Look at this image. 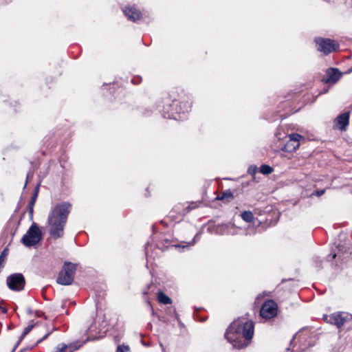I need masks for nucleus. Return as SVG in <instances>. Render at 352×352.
<instances>
[{
  "mask_svg": "<svg viewBox=\"0 0 352 352\" xmlns=\"http://www.w3.org/2000/svg\"><path fill=\"white\" fill-rule=\"evenodd\" d=\"M130 348L126 346H119L117 349V352H129Z\"/></svg>",
  "mask_w": 352,
  "mask_h": 352,
  "instance_id": "nucleus-24",
  "label": "nucleus"
},
{
  "mask_svg": "<svg viewBox=\"0 0 352 352\" xmlns=\"http://www.w3.org/2000/svg\"><path fill=\"white\" fill-rule=\"evenodd\" d=\"M7 285L12 291L20 292L24 289L25 280L21 273H15L7 277Z\"/></svg>",
  "mask_w": 352,
  "mask_h": 352,
  "instance_id": "nucleus-8",
  "label": "nucleus"
},
{
  "mask_svg": "<svg viewBox=\"0 0 352 352\" xmlns=\"http://www.w3.org/2000/svg\"><path fill=\"white\" fill-rule=\"evenodd\" d=\"M1 309V307L0 306V309Z\"/></svg>",
  "mask_w": 352,
  "mask_h": 352,
  "instance_id": "nucleus-36",
  "label": "nucleus"
},
{
  "mask_svg": "<svg viewBox=\"0 0 352 352\" xmlns=\"http://www.w3.org/2000/svg\"><path fill=\"white\" fill-rule=\"evenodd\" d=\"M1 309H2V311H3L4 314H6V313L7 312V309H6V308H2V307H1Z\"/></svg>",
  "mask_w": 352,
  "mask_h": 352,
  "instance_id": "nucleus-33",
  "label": "nucleus"
},
{
  "mask_svg": "<svg viewBox=\"0 0 352 352\" xmlns=\"http://www.w3.org/2000/svg\"><path fill=\"white\" fill-rule=\"evenodd\" d=\"M289 138L290 141L296 142V145L294 146V148H296L299 147V142L302 139V136L298 133H291L289 135Z\"/></svg>",
  "mask_w": 352,
  "mask_h": 352,
  "instance_id": "nucleus-14",
  "label": "nucleus"
},
{
  "mask_svg": "<svg viewBox=\"0 0 352 352\" xmlns=\"http://www.w3.org/2000/svg\"><path fill=\"white\" fill-rule=\"evenodd\" d=\"M315 42L317 50L324 55H327L339 48V45L334 40L330 38H316Z\"/></svg>",
  "mask_w": 352,
  "mask_h": 352,
  "instance_id": "nucleus-6",
  "label": "nucleus"
},
{
  "mask_svg": "<svg viewBox=\"0 0 352 352\" xmlns=\"http://www.w3.org/2000/svg\"><path fill=\"white\" fill-rule=\"evenodd\" d=\"M200 202H197V201H192L190 203L188 204V206L186 207V212H190L191 210H193L196 208H197L199 206V204Z\"/></svg>",
  "mask_w": 352,
  "mask_h": 352,
  "instance_id": "nucleus-21",
  "label": "nucleus"
},
{
  "mask_svg": "<svg viewBox=\"0 0 352 352\" xmlns=\"http://www.w3.org/2000/svg\"><path fill=\"white\" fill-rule=\"evenodd\" d=\"M323 319L326 322L340 328L346 321L351 319V316L346 312L340 311L330 315H324Z\"/></svg>",
  "mask_w": 352,
  "mask_h": 352,
  "instance_id": "nucleus-7",
  "label": "nucleus"
},
{
  "mask_svg": "<svg viewBox=\"0 0 352 352\" xmlns=\"http://www.w3.org/2000/svg\"><path fill=\"white\" fill-rule=\"evenodd\" d=\"M71 208L72 205L69 202H63L56 205L49 214L47 223L50 234L53 239H57L63 236Z\"/></svg>",
  "mask_w": 352,
  "mask_h": 352,
  "instance_id": "nucleus-2",
  "label": "nucleus"
},
{
  "mask_svg": "<svg viewBox=\"0 0 352 352\" xmlns=\"http://www.w3.org/2000/svg\"><path fill=\"white\" fill-rule=\"evenodd\" d=\"M342 72L337 68H329L326 72L324 81L327 83H336L342 77Z\"/></svg>",
  "mask_w": 352,
  "mask_h": 352,
  "instance_id": "nucleus-11",
  "label": "nucleus"
},
{
  "mask_svg": "<svg viewBox=\"0 0 352 352\" xmlns=\"http://www.w3.org/2000/svg\"><path fill=\"white\" fill-rule=\"evenodd\" d=\"M71 352H73V351H72Z\"/></svg>",
  "mask_w": 352,
  "mask_h": 352,
  "instance_id": "nucleus-37",
  "label": "nucleus"
},
{
  "mask_svg": "<svg viewBox=\"0 0 352 352\" xmlns=\"http://www.w3.org/2000/svg\"><path fill=\"white\" fill-rule=\"evenodd\" d=\"M67 345H68V348H72L73 349L72 351H74V350L78 349L82 345V344H77V343L73 342V343H71V344H67Z\"/></svg>",
  "mask_w": 352,
  "mask_h": 352,
  "instance_id": "nucleus-25",
  "label": "nucleus"
},
{
  "mask_svg": "<svg viewBox=\"0 0 352 352\" xmlns=\"http://www.w3.org/2000/svg\"><path fill=\"white\" fill-rule=\"evenodd\" d=\"M233 197V195L232 194V192L230 191L228 192H226L223 194V196L221 197H216L215 198H232Z\"/></svg>",
  "mask_w": 352,
  "mask_h": 352,
  "instance_id": "nucleus-27",
  "label": "nucleus"
},
{
  "mask_svg": "<svg viewBox=\"0 0 352 352\" xmlns=\"http://www.w3.org/2000/svg\"><path fill=\"white\" fill-rule=\"evenodd\" d=\"M336 256V254H333V256H332V258H335Z\"/></svg>",
  "mask_w": 352,
  "mask_h": 352,
  "instance_id": "nucleus-34",
  "label": "nucleus"
},
{
  "mask_svg": "<svg viewBox=\"0 0 352 352\" xmlns=\"http://www.w3.org/2000/svg\"><path fill=\"white\" fill-rule=\"evenodd\" d=\"M257 167L256 166H254V165H252V166H250L248 169V173L250 174V175H255L257 172Z\"/></svg>",
  "mask_w": 352,
  "mask_h": 352,
  "instance_id": "nucleus-23",
  "label": "nucleus"
},
{
  "mask_svg": "<svg viewBox=\"0 0 352 352\" xmlns=\"http://www.w3.org/2000/svg\"><path fill=\"white\" fill-rule=\"evenodd\" d=\"M296 336V335H294V337H293V340H294V339H295Z\"/></svg>",
  "mask_w": 352,
  "mask_h": 352,
  "instance_id": "nucleus-35",
  "label": "nucleus"
},
{
  "mask_svg": "<svg viewBox=\"0 0 352 352\" xmlns=\"http://www.w3.org/2000/svg\"><path fill=\"white\" fill-rule=\"evenodd\" d=\"M191 107V104L188 102H179L177 100H172L169 96L162 98L157 103V110L161 113L163 118L181 120L186 112Z\"/></svg>",
  "mask_w": 352,
  "mask_h": 352,
  "instance_id": "nucleus-3",
  "label": "nucleus"
},
{
  "mask_svg": "<svg viewBox=\"0 0 352 352\" xmlns=\"http://www.w3.org/2000/svg\"><path fill=\"white\" fill-rule=\"evenodd\" d=\"M30 175L32 176L33 174L32 173H28V175H27V179H26V182H28V180L29 179L30 177ZM27 183H25L26 184Z\"/></svg>",
  "mask_w": 352,
  "mask_h": 352,
  "instance_id": "nucleus-30",
  "label": "nucleus"
},
{
  "mask_svg": "<svg viewBox=\"0 0 352 352\" xmlns=\"http://www.w3.org/2000/svg\"><path fill=\"white\" fill-rule=\"evenodd\" d=\"M254 335V323L245 319L234 320L228 328L225 337L233 347L241 349L248 346Z\"/></svg>",
  "mask_w": 352,
  "mask_h": 352,
  "instance_id": "nucleus-1",
  "label": "nucleus"
},
{
  "mask_svg": "<svg viewBox=\"0 0 352 352\" xmlns=\"http://www.w3.org/2000/svg\"><path fill=\"white\" fill-rule=\"evenodd\" d=\"M122 11L124 15L126 16L129 20L132 19V8L130 7H125Z\"/></svg>",
  "mask_w": 352,
  "mask_h": 352,
  "instance_id": "nucleus-20",
  "label": "nucleus"
},
{
  "mask_svg": "<svg viewBox=\"0 0 352 352\" xmlns=\"http://www.w3.org/2000/svg\"><path fill=\"white\" fill-rule=\"evenodd\" d=\"M39 186H40L39 184H37L36 186L31 198H37V197L38 195Z\"/></svg>",
  "mask_w": 352,
  "mask_h": 352,
  "instance_id": "nucleus-26",
  "label": "nucleus"
},
{
  "mask_svg": "<svg viewBox=\"0 0 352 352\" xmlns=\"http://www.w3.org/2000/svg\"><path fill=\"white\" fill-rule=\"evenodd\" d=\"M273 168L269 165L267 164H262L260 166V172L263 173V175H269L271 174L273 172Z\"/></svg>",
  "mask_w": 352,
  "mask_h": 352,
  "instance_id": "nucleus-16",
  "label": "nucleus"
},
{
  "mask_svg": "<svg viewBox=\"0 0 352 352\" xmlns=\"http://www.w3.org/2000/svg\"><path fill=\"white\" fill-rule=\"evenodd\" d=\"M50 333L45 334L41 339L38 340L37 343H39L41 342H42L43 340L46 339L47 338V336H49Z\"/></svg>",
  "mask_w": 352,
  "mask_h": 352,
  "instance_id": "nucleus-29",
  "label": "nucleus"
},
{
  "mask_svg": "<svg viewBox=\"0 0 352 352\" xmlns=\"http://www.w3.org/2000/svg\"><path fill=\"white\" fill-rule=\"evenodd\" d=\"M141 80H142V78L140 76H133V85L140 83L141 82Z\"/></svg>",
  "mask_w": 352,
  "mask_h": 352,
  "instance_id": "nucleus-28",
  "label": "nucleus"
},
{
  "mask_svg": "<svg viewBox=\"0 0 352 352\" xmlns=\"http://www.w3.org/2000/svg\"><path fill=\"white\" fill-rule=\"evenodd\" d=\"M36 200V199H31V201H30V203L28 204V212H29V215L31 217H32V216H33L34 206Z\"/></svg>",
  "mask_w": 352,
  "mask_h": 352,
  "instance_id": "nucleus-19",
  "label": "nucleus"
},
{
  "mask_svg": "<svg viewBox=\"0 0 352 352\" xmlns=\"http://www.w3.org/2000/svg\"><path fill=\"white\" fill-rule=\"evenodd\" d=\"M349 111L340 114L334 120V127L341 131L346 130V126L349 124Z\"/></svg>",
  "mask_w": 352,
  "mask_h": 352,
  "instance_id": "nucleus-10",
  "label": "nucleus"
},
{
  "mask_svg": "<svg viewBox=\"0 0 352 352\" xmlns=\"http://www.w3.org/2000/svg\"><path fill=\"white\" fill-rule=\"evenodd\" d=\"M157 300L163 305H169L172 303V300L166 296L163 292L159 291L157 294Z\"/></svg>",
  "mask_w": 352,
  "mask_h": 352,
  "instance_id": "nucleus-12",
  "label": "nucleus"
},
{
  "mask_svg": "<svg viewBox=\"0 0 352 352\" xmlns=\"http://www.w3.org/2000/svg\"><path fill=\"white\" fill-rule=\"evenodd\" d=\"M76 265L65 262L62 270L59 272L56 282L62 285H69L74 281Z\"/></svg>",
  "mask_w": 352,
  "mask_h": 352,
  "instance_id": "nucleus-4",
  "label": "nucleus"
},
{
  "mask_svg": "<svg viewBox=\"0 0 352 352\" xmlns=\"http://www.w3.org/2000/svg\"><path fill=\"white\" fill-rule=\"evenodd\" d=\"M324 192H325V189L314 190L310 194V196L311 197H312V196L320 197V196H322L324 193Z\"/></svg>",
  "mask_w": 352,
  "mask_h": 352,
  "instance_id": "nucleus-22",
  "label": "nucleus"
},
{
  "mask_svg": "<svg viewBox=\"0 0 352 352\" xmlns=\"http://www.w3.org/2000/svg\"><path fill=\"white\" fill-rule=\"evenodd\" d=\"M27 312H28V314H32V309L30 308H28L27 309Z\"/></svg>",
  "mask_w": 352,
  "mask_h": 352,
  "instance_id": "nucleus-32",
  "label": "nucleus"
},
{
  "mask_svg": "<svg viewBox=\"0 0 352 352\" xmlns=\"http://www.w3.org/2000/svg\"><path fill=\"white\" fill-rule=\"evenodd\" d=\"M241 217L246 222H251L254 219L253 214L250 211L242 212Z\"/></svg>",
  "mask_w": 352,
  "mask_h": 352,
  "instance_id": "nucleus-17",
  "label": "nucleus"
},
{
  "mask_svg": "<svg viewBox=\"0 0 352 352\" xmlns=\"http://www.w3.org/2000/svg\"><path fill=\"white\" fill-rule=\"evenodd\" d=\"M34 326V324L33 323V321H32L31 324H28V327H26L24 329L23 332L22 333L21 336L19 338L18 344L20 342H21L23 340V338L25 337V336L28 335L32 331Z\"/></svg>",
  "mask_w": 352,
  "mask_h": 352,
  "instance_id": "nucleus-15",
  "label": "nucleus"
},
{
  "mask_svg": "<svg viewBox=\"0 0 352 352\" xmlns=\"http://www.w3.org/2000/svg\"><path fill=\"white\" fill-rule=\"evenodd\" d=\"M146 13L145 12H142L140 10L137 9L136 8H135L133 6V22H135L137 21H139V20H144V18L146 17Z\"/></svg>",
  "mask_w": 352,
  "mask_h": 352,
  "instance_id": "nucleus-13",
  "label": "nucleus"
},
{
  "mask_svg": "<svg viewBox=\"0 0 352 352\" xmlns=\"http://www.w3.org/2000/svg\"><path fill=\"white\" fill-rule=\"evenodd\" d=\"M199 235H200V234L197 233V234L195 235V238H194V240H195V239L199 240Z\"/></svg>",
  "mask_w": 352,
  "mask_h": 352,
  "instance_id": "nucleus-31",
  "label": "nucleus"
},
{
  "mask_svg": "<svg viewBox=\"0 0 352 352\" xmlns=\"http://www.w3.org/2000/svg\"><path fill=\"white\" fill-rule=\"evenodd\" d=\"M8 254V248H5L0 254V266H2L3 263L6 261Z\"/></svg>",
  "mask_w": 352,
  "mask_h": 352,
  "instance_id": "nucleus-18",
  "label": "nucleus"
},
{
  "mask_svg": "<svg viewBox=\"0 0 352 352\" xmlns=\"http://www.w3.org/2000/svg\"><path fill=\"white\" fill-rule=\"evenodd\" d=\"M42 239V233L36 223H33L21 239V243L25 247L36 245Z\"/></svg>",
  "mask_w": 352,
  "mask_h": 352,
  "instance_id": "nucleus-5",
  "label": "nucleus"
},
{
  "mask_svg": "<svg viewBox=\"0 0 352 352\" xmlns=\"http://www.w3.org/2000/svg\"><path fill=\"white\" fill-rule=\"evenodd\" d=\"M277 304L272 300L265 301L260 310V316L265 319L274 318L277 314Z\"/></svg>",
  "mask_w": 352,
  "mask_h": 352,
  "instance_id": "nucleus-9",
  "label": "nucleus"
}]
</instances>
